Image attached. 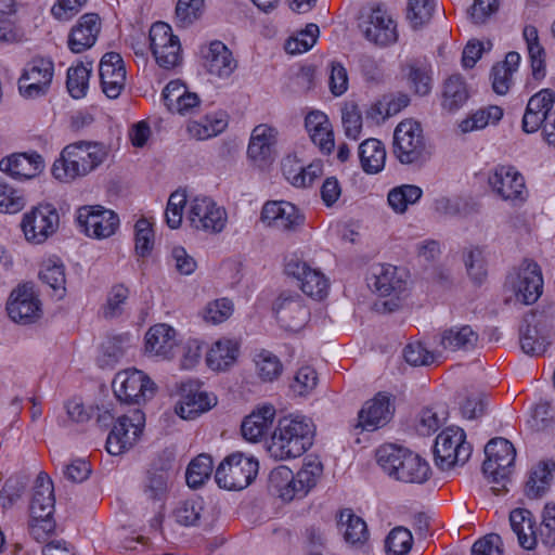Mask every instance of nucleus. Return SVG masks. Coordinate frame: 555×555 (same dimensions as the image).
I'll list each match as a JSON object with an SVG mask.
<instances>
[{
    "label": "nucleus",
    "mask_w": 555,
    "mask_h": 555,
    "mask_svg": "<svg viewBox=\"0 0 555 555\" xmlns=\"http://www.w3.org/2000/svg\"><path fill=\"white\" fill-rule=\"evenodd\" d=\"M104 144L78 141L66 145L52 166L53 177L65 183L85 177L99 167L107 157Z\"/></svg>",
    "instance_id": "obj_1"
},
{
    "label": "nucleus",
    "mask_w": 555,
    "mask_h": 555,
    "mask_svg": "<svg viewBox=\"0 0 555 555\" xmlns=\"http://www.w3.org/2000/svg\"><path fill=\"white\" fill-rule=\"evenodd\" d=\"M314 425L308 418L285 416L271 436L269 452L276 460L301 456L313 444Z\"/></svg>",
    "instance_id": "obj_2"
},
{
    "label": "nucleus",
    "mask_w": 555,
    "mask_h": 555,
    "mask_svg": "<svg viewBox=\"0 0 555 555\" xmlns=\"http://www.w3.org/2000/svg\"><path fill=\"white\" fill-rule=\"evenodd\" d=\"M378 465L397 480L423 483L430 475L429 464L418 454L397 444H384L376 451Z\"/></svg>",
    "instance_id": "obj_3"
},
{
    "label": "nucleus",
    "mask_w": 555,
    "mask_h": 555,
    "mask_svg": "<svg viewBox=\"0 0 555 555\" xmlns=\"http://www.w3.org/2000/svg\"><path fill=\"white\" fill-rule=\"evenodd\" d=\"M322 470V464L314 462L305 464L296 475L288 467L279 466L271 472L269 481L283 501H292L307 495L317 485Z\"/></svg>",
    "instance_id": "obj_4"
},
{
    "label": "nucleus",
    "mask_w": 555,
    "mask_h": 555,
    "mask_svg": "<svg viewBox=\"0 0 555 555\" xmlns=\"http://www.w3.org/2000/svg\"><path fill=\"white\" fill-rule=\"evenodd\" d=\"M258 461L241 452L228 455L217 467L216 482L227 490H243L256 478Z\"/></svg>",
    "instance_id": "obj_5"
},
{
    "label": "nucleus",
    "mask_w": 555,
    "mask_h": 555,
    "mask_svg": "<svg viewBox=\"0 0 555 555\" xmlns=\"http://www.w3.org/2000/svg\"><path fill=\"white\" fill-rule=\"evenodd\" d=\"M55 498L53 482L44 473H40L36 480L30 500L29 511L35 524L31 525V534L39 539L40 532H51L54 524L51 516L54 512Z\"/></svg>",
    "instance_id": "obj_6"
},
{
    "label": "nucleus",
    "mask_w": 555,
    "mask_h": 555,
    "mask_svg": "<svg viewBox=\"0 0 555 555\" xmlns=\"http://www.w3.org/2000/svg\"><path fill=\"white\" fill-rule=\"evenodd\" d=\"M465 433L460 427H448L436 438L434 455L436 465L448 470L463 465L472 454V447L465 441Z\"/></svg>",
    "instance_id": "obj_7"
},
{
    "label": "nucleus",
    "mask_w": 555,
    "mask_h": 555,
    "mask_svg": "<svg viewBox=\"0 0 555 555\" xmlns=\"http://www.w3.org/2000/svg\"><path fill=\"white\" fill-rule=\"evenodd\" d=\"M5 310L13 322L22 325L34 324L41 319L42 304L31 281L20 283L12 289Z\"/></svg>",
    "instance_id": "obj_8"
},
{
    "label": "nucleus",
    "mask_w": 555,
    "mask_h": 555,
    "mask_svg": "<svg viewBox=\"0 0 555 555\" xmlns=\"http://www.w3.org/2000/svg\"><path fill=\"white\" fill-rule=\"evenodd\" d=\"M485 454L483 475L490 482L502 485L504 489L516 457L514 446L505 438H492L485 447Z\"/></svg>",
    "instance_id": "obj_9"
},
{
    "label": "nucleus",
    "mask_w": 555,
    "mask_h": 555,
    "mask_svg": "<svg viewBox=\"0 0 555 555\" xmlns=\"http://www.w3.org/2000/svg\"><path fill=\"white\" fill-rule=\"evenodd\" d=\"M393 154L401 164H413L424 158L426 143L420 122L412 119L399 122L393 133Z\"/></svg>",
    "instance_id": "obj_10"
},
{
    "label": "nucleus",
    "mask_w": 555,
    "mask_h": 555,
    "mask_svg": "<svg viewBox=\"0 0 555 555\" xmlns=\"http://www.w3.org/2000/svg\"><path fill=\"white\" fill-rule=\"evenodd\" d=\"M54 63L47 57H34L24 67L18 78V91L25 99L44 96L51 87Z\"/></svg>",
    "instance_id": "obj_11"
},
{
    "label": "nucleus",
    "mask_w": 555,
    "mask_h": 555,
    "mask_svg": "<svg viewBox=\"0 0 555 555\" xmlns=\"http://www.w3.org/2000/svg\"><path fill=\"white\" fill-rule=\"evenodd\" d=\"M60 227V215L52 204H40L23 216L22 230L28 242L41 244Z\"/></svg>",
    "instance_id": "obj_12"
},
{
    "label": "nucleus",
    "mask_w": 555,
    "mask_h": 555,
    "mask_svg": "<svg viewBox=\"0 0 555 555\" xmlns=\"http://www.w3.org/2000/svg\"><path fill=\"white\" fill-rule=\"evenodd\" d=\"M149 38L152 54L160 67L170 69L181 63L180 40L172 34L168 24L164 22L154 23L150 29Z\"/></svg>",
    "instance_id": "obj_13"
},
{
    "label": "nucleus",
    "mask_w": 555,
    "mask_h": 555,
    "mask_svg": "<svg viewBox=\"0 0 555 555\" xmlns=\"http://www.w3.org/2000/svg\"><path fill=\"white\" fill-rule=\"evenodd\" d=\"M489 185L503 201L521 205L528 198L524 176L513 166L499 165L489 175Z\"/></svg>",
    "instance_id": "obj_14"
},
{
    "label": "nucleus",
    "mask_w": 555,
    "mask_h": 555,
    "mask_svg": "<svg viewBox=\"0 0 555 555\" xmlns=\"http://www.w3.org/2000/svg\"><path fill=\"white\" fill-rule=\"evenodd\" d=\"M188 220L196 230L220 233L225 228L228 215L212 198L196 196L189 204Z\"/></svg>",
    "instance_id": "obj_15"
},
{
    "label": "nucleus",
    "mask_w": 555,
    "mask_h": 555,
    "mask_svg": "<svg viewBox=\"0 0 555 555\" xmlns=\"http://www.w3.org/2000/svg\"><path fill=\"white\" fill-rule=\"evenodd\" d=\"M145 423L144 413L132 411L131 415L119 416L106 439V450L112 455L128 451L137 442Z\"/></svg>",
    "instance_id": "obj_16"
},
{
    "label": "nucleus",
    "mask_w": 555,
    "mask_h": 555,
    "mask_svg": "<svg viewBox=\"0 0 555 555\" xmlns=\"http://www.w3.org/2000/svg\"><path fill=\"white\" fill-rule=\"evenodd\" d=\"M78 225L86 235L94 238H106L119 227L116 212L102 206H83L77 211Z\"/></svg>",
    "instance_id": "obj_17"
},
{
    "label": "nucleus",
    "mask_w": 555,
    "mask_h": 555,
    "mask_svg": "<svg viewBox=\"0 0 555 555\" xmlns=\"http://www.w3.org/2000/svg\"><path fill=\"white\" fill-rule=\"evenodd\" d=\"M113 389L117 399L140 404L154 393V383L139 370H126L116 374Z\"/></svg>",
    "instance_id": "obj_18"
},
{
    "label": "nucleus",
    "mask_w": 555,
    "mask_h": 555,
    "mask_svg": "<svg viewBox=\"0 0 555 555\" xmlns=\"http://www.w3.org/2000/svg\"><path fill=\"white\" fill-rule=\"evenodd\" d=\"M359 27L364 37L376 46L386 47L398 39L397 23L380 7L373 8L369 13L363 14Z\"/></svg>",
    "instance_id": "obj_19"
},
{
    "label": "nucleus",
    "mask_w": 555,
    "mask_h": 555,
    "mask_svg": "<svg viewBox=\"0 0 555 555\" xmlns=\"http://www.w3.org/2000/svg\"><path fill=\"white\" fill-rule=\"evenodd\" d=\"M273 311L280 325L294 332L304 327L310 317V311L300 296L289 291L279 295L273 304Z\"/></svg>",
    "instance_id": "obj_20"
},
{
    "label": "nucleus",
    "mask_w": 555,
    "mask_h": 555,
    "mask_svg": "<svg viewBox=\"0 0 555 555\" xmlns=\"http://www.w3.org/2000/svg\"><path fill=\"white\" fill-rule=\"evenodd\" d=\"M101 88L109 99H117L126 85L125 63L119 53H105L99 64Z\"/></svg>",
    "instance_id": "obj_21"
},
{
    "label": "nucleus",
    "mask_w": 555,
    "mask_h": 555,
    "mask_svg": "<svg viewBox=\"0 0 555 555\" xmlns=\"http://www.w3.org/2000/svg\"><path fill=\"white\" fill-rule=\"evenodd\" d=\"M261 220L269 227L282 231H296L304 222L305 217L292 203L285 201L267 202L261 210Z\"/></svg>",
    "instance_id": "obj_22"
},
{
    "label": "nucleus",
    "mask_w": 555,
    "mask_h": 555,
    "mask_svg": "<svg viewBox=\"0 0 555 555\" xmlns=\"http://www.w3.org/2000/svg\"><path fill=\"white\" fill-rule=\"evenodd\" d=\"M555 103V92L551 89H542L533 94L522 116L521 127L527 133H533L547 121H552L550 114Z\"/></svg>",
    "instance_id": "obj_23"
},
{
    "label": "nucleus",
    "mask_w": 555,
    "mask_h": 555,
    "mask_svg": "<svg viewBox=\"0 0 555 555\" xmlns=\"http://www.w3.org/2000/svg\"><path fill=\"white\" fill-rule=\"evenodd\" d=\"M393 411L390 396L379 392L359 411L357 427L373 431L385 426L391 420Z\"/></svg>",
    "instance_id": "obj_24"
},
{
    "label": "nucleus",
    "mask_w": 555,
    "mask_h": 555,
    "mask_svg": "<svg viewBox=\"0 0 555 555\" xmlns=\"http://www.w3.org/2000/svg\"><path fill=\"white\" fill-rule=\"evenodd\" d=\"M544 321L542 314L531 312L524 319L520 326V347L521 350L529 356H540L546 350L550 344L547 335L544 331Z\"/></svg>",
    "instance_id": "obj_25"
},
{
    "label": "nucleus",
    "mask_w": 555,
    "mask_h": 555,
    "mask_svg": "<svg viewBox=\"0 0 555 555\" xmlns=\"http://www.w3.org/2000/svg\"><path fill=\"white\" fill-rule=\"evenodd\" d=\"M206 70L219 78H228L237 66L231 50L221 41L215 40L202 50Z\"/></svg>",
    "instance_id": "obj_26"
},
{
    "label": "nucleus",
    "mask_w": 555,
    "mask_h": 555,
    "mask_svg": "<svg viewBox=\"0 0 555 555\" xmlns=\"http://www.w3.org/2000/svg\"><path fill=\"white\" fill-rule=\"evenodd\" d=\"M100 30V16L95 13L83 14L69 33L68 48L74 53L90 49L95 43Z\"/></svg>",
    "instance_id": "obj_27"
},
{
    "label": "nucleus",
    "mask_w": 555,
    "mask_h": 555,
    "mask_svg": "<svg viewBox=\"0 0 555 555\" xmlns=\"http://www.w3.org/2000/svg\"><path fill=\"white\" fill-rule=\"evenodd\" d=\"M278 134V130L267 124L256 126L247 147L248 157L260 165L270 162L274 154Z\"/></svg>",
    "instance_id": "obj_28"
},
{
    "label": "nucleus",
    "mask_w": 555,
    "mask_h": 555,
    "mask_svg": "<svg viewBox=\"0 0 555 555\" xmlns=\"http://www.w3.org/2000/svg\"><path fill=\"white\" fill-rule=\"evenodd\" d=\"M402 78L410 91L415 95L425 96L433 89L431 65L425 60H411L401 69Z\"/></svg>",
    "instance_id": "obj_29"
},
{
    "label": "nucleus",
    "mask_w": 555,
    "mask_h": 555,
    "mask_svg": "<svg viewBox=\"0 0 555 555\" xmlns=\"http://www.w3.org/2000/svg\"><path fill=\"white\" fill-rule=\"evenodd\" d=\"M43 167V159L38 153H18L0 160V170L15 179H31L39 175Z\"/></svg>",
    "instance_id": "obj_30"
},
{
    "label": "nucleus",
    "mask_w": 555,
    "mask_h": 555,
    "mask_svg": "<svg viewBox=\"0 0 555 555\" xmlns=\"http://www.w3.org/2000/svg\"><path fill=\"white\" fill-rule=\"evenodd\" d=\"M282 172L292 185L309 188L323 175V164L317 160L302 166L295 156H287L283 159Z\"/></svg>",
    "instance_id": "obj_31"
},
{
    "label": "nucleus",
    "mask_w": 555,
    "mask_h": 555,
    "mask_svg": "<svg viewBox=\"0 0 555 555\" xmlns=\"http://www.w3.org/2000/svg\"><path fill=\"white\" fill-rule=\"evenodd\" d=\"M305 127L311 141L319 150L325 155L331 154L334 150L335 141L328 117L320 111H312L305 118Z\"/></svg>",
    "instance_id": "obj_32"
},
{
    "label": "nucleus",
    "mask_w": 555,
    "mask_h": 555,
    "mask_svg": "<svg viewBox=\"0 0 555 555\" xmlns=\"http://www.w3.org/2000/svg\"><path fill=\"white\" fill-rule=\"evenodd\" d=\"M369 288L375 293L380 299L375 302L377 310L392 312L399 305L402 297L405 296V280H372Z\"/></svg>",
    "instance_id": "obj_33"
},
{
    "label": "nucleus",
    "mask_w": 555,
    "mask_h": 555,
    "mask_svg": "<svg viewBox=\"0 0 555 555\" xmlns=\"http://www.w3.org/2000/svg\"><path fill=\"white\" fill-rule=\"evenodd\" d=\"M337 527L346 543L354 547L364 545L370 537L366 522L351 508L339 512Z\"/></svg>",
    "instance_id": "obj_34"
},
{
    "label": "nucleus",
    "mask_w": 555,
    "mask_h": 555,
    "mask_svg": "<svg viewBox=\"0 0 555 555\" xmlns=\"http://www.w3.org/2000/svg\"><path fill=\"white\" fill-rule=\"evenodd\" d=\"M470 96L469 87L460 74H452L441 85V106L448 112L463 107Z\"/></svg>",
    "instance_id": "obj_35"
},
{
    "label": "nucleus",
    "mask_w": 555,
    "mask_h": 555,
    "mask_svg": "<svg viewBox=\"0 0 555 555\" xmlns=\"http://www.w3.org/2000/svg\"><path fill=\"white\" fill-rule=\"evenodd\" d=\"M228 127V115L222 111L208 113L188 124L189 134L196 140H207L223 132Z\"/></svg>",
    "instance_id": "obj_36"
},
{
    "label": "nucleus",
    "mask_w": 555,
    "mask_h": 555,
    "mask_svg": "<svg viewBox=\"0 0 555 555\" xmlns=\"http://www.w3.org/2000/svg\"><path fill=\"white\" fill-rule=\"evenodd\" d=\"M176 345V331L167 324H156L145 335V350L152 356L168 358Z\"/></svg>",
    "instance_id": "obj_37"
},
{
    "label": "nucleus",
    "mask_w": 555,
    "mask_h": 555,
    "mask_svg": "<svg viewBox=\"0 0 555 555\" xmlns=\"http://www.w3.org/2000/svg\"><path fill=\"white\" fill-rule=\"evenodd\" d=\"M509 522L519 545L525 550H533L537 546L538 533L532 513L526 508L513 509L509 514Z\"/></svg>",
    "instance_id": "obj_38"
},
{
    "label": "nucleus",
    "mask_w": 555,
    "mask_h": 555,
    "mask_svg": "<svg viewBox=\"0 0 555 555\" xmlns=\"http://www.w3.org/2000/svg\"><path fill=\"white\" fill-rule=\"evenodd\" d=\"M479 335L470 325L452 326L440 335V346L452 352L473 350L478 343Z\"/></svg>",
    "instance_id": "obj_39"
},
{
    "label": "nucleus",
    "mask_w": 555,
    "mask_h": 555,
    "mask_svg": "<svg viewBox=\"0 0 555 555\" xmlns=\"http://www.w3.org/2000/svg\"><path fill=\"white\" fill-rule=\"evenodd\" d=\"M238 351L240 345L236 340L221 338L207 352L206 363L214 371H224L234 364Z\"/></svg>",
    "instance_id": "obj_40"
},
{
    "label": "nucleus",
    "mask_w": 555,
    "mask_h": 555,
    "mask_svg": "<svg viewBox=\"0 0 555 555\" xmlns=\"http://www.w3.org/2000/svg\"><path fill=\"white\" fill-rule=\"evenodd\" d=\"M217 403L214 395L205 391H192L182 396L176 406L177 414L184 420H194L204 412L209 411Z\"/></svg>",
    "instance_id": "obj_41"
},
{
    "label": "nucleus",
    "mask_w": 555,
    "mask_h": 555,
    "mask_svg": "<svg viewBox=\"0 0 555 555\" xmlns=\"http://www.w3.org/2000/svg\"><path fill=\"white\" fill-rule=\"evenodd\" d=\"M274 414L273 406H263L246 416L241 426L243 437L250 442L261 440L267 435Z\"/></svg>",
    "instance_id": "obj_42"
},
{
    "label": "nucleus",
    "mask_w": 555,
    "mask_h": 555,
    "mask_svg": "<svg viewBox=\"0 0 555 555\" xmlns=\"http://www.w3.org/2000/svg\"><path fill=\"white\" fill-rule=\"evenodd\" d=\"M131 348V336L129 334H119L108 337L101 347V353L98 357V364L102 369H113L127 354Z\"/></svg>",
    "instance_id": "obj_43"
},
{
    "label": "nucleus",
    "mask_w": 555,
    "mask_h": 555,
    "mask_svg": "<svg viewBox=\"0 0 555 555\" xmlns=\"http://www.w3.org/2000/svg\"><path fill=\"white\" fill-rule=\"evenodd\" d=\"M520 55L517 52H508L503 62L492 67V87L498 94H506L513 85V75L517 72Z\"/></svg>",
    "instance_id": "obj_44"
},
{
    "label": "nucleus",
    "mask_w": 555,
    "mask_h": 555,
    "mask_svg": "<svg viewBox=\"0 0 555 555\" xmlns=\"http://www.w3.org/2000/svg\"><path fill=\"white\" fill-rule=\"evenodd\" d=\"M359 158L362 169L367 173L379 172L385 165L386 150L377 139H367L359 145Z\"/></svg>",
    "instance_id": "obj_45"
},
{
    "label": "nucleus",
    "mask_w": 555,
    "mask_h": 555,
    "mask_svg": "<svg viewBox=\"0 0 555 555\" xmlns=\"http://www.w3.org/2000/svg\"><path fill=\"white\" fill-rule=\"evenodd\" d=\"M555 469V462L543 461L530 473L526 482L525 492L527 496L534 499L541 496L550 485L552 470Z\"/></svg>",
    "instance_id": "obj_46"
},
{
    "label": "nucleus",
    "mask_w": 555,
    "mask_h": 555,
    "mask_svg": "<svg viewBox=\"0 0 555 555\" xmlns=\"http://www.w3.org/2000/svg\"><path fill=\"white\" fill-rule=\"evenodd\" d=\"M447 418L448 410L442 404L423 409L416 424V430L422 436H429L437 431Z\"/></svg>",
    "instance_id": "obj_47"
},
{
    "label": "nucleus",
    "mask_w": 555,
    "mask_h": 555,
    "mask_svg": "<svg viewBox=\"0 0 555 555\" xmlns=\"http://www.w3.org/2000/svg\"><path fill=\"white\" fill-rule=\"evenodd\" d=\"M212 459L208 454H199L191 461L185 473L189 487L196 489L209 479L212 473Z\"/></svg>",
    "instance_id": "obj_48"
},
{
    "label": "nucleus",
    "mask_w": 555,
    "mask_h": 555,
    "mask_svg": "<svg viewBox=\"0 0 555 555\" xmlns=\"http://www.w3.org/2000/svg\"><path fill=\"white\" fill-rule=\"evenodd\" d=\"M168 478V473L164 469L149 472L144 483L143 492L146 499L159 503L160 507L167 498Z\"/></svg>",
    "instance_id": "obj_49"
},
{
    "label": "nucleus",
    "mask_w": 555,
    "mask_h": 555,
    "mask_svg": "<svg viewBox=\"0 0 555 555\" xmlns=\"http://www.w3.org/2000/svg\"><path fill=\"white\" fill-rule=\"evenodd\" d=\"M422 189L412 185L403 184L392 189L388 194V204L396 212H404L409 205L415 204L422 196Z\"/></svg>",
    "instance_id": "obj_50"
},
{
    "label": "nucleus",
    "mask_w": 555,
    "mask_h": 555,
    "mask_svg": "<svg viewBox=\"0 0 555 555\" xmlns=\"http://www.w3.org/2000/svg\"><path fill=\"white\" fill-rule=\"evenodd\" d=\"M204 513V501L202 498H192L180 502L173 515L180 525L198 526Z\"/></svg>",
    "instance_id": "obj_51"
},
{
    "label": "nucleus",
    "mask_w": 555,
    "mask_h": 555,
    "mask_svg": "<svg viewBox=\"0 0 555 555\" xmlns=\"http://www.w3.org/2000/svg\"><path fill=\"white\" fill-rule=\"evenodd\" d=\"M503 116V109L500 106L491 105L478 109L470 117L464 119L460 127L463 132L482 129L489 124H496Z\"/></svg>",
    "instance_id": "obj_52"
},
{
    "label": "nucleus",
    "mask_w": 555,
    "mask_h": 555,
    "mask_svg": "<svg viewBox=\"0 0 555 555\" xmlns=\"http://www.w3.org/2000/svg\"><path fill=\"white\" fill-rule=\"evenodd\" d=\"M130 291L124 283L115 284L107 294L106 304L102 308L105 319H115L122 314Z\"/></svg>",
    "instance_id": "obj_53"
},
{
    "label": "nucleus",
    "mask_w": 555,
    "mask_h": 555,
    "mask_svg": "<svg viewBox=\"0 0 555 555\" xmlns=\"http://www.w3.org/2000/svg\"><path fill=\"white\" fill-rule=\"evenodd\" d=\"M91 68L79 64L67 69L66 88L74 99H81L87 94Z\"/></svg>",
    "instance_id": "obj_54"
},
{
    "label": "nucleus",
    "mask_w": 555,
    "mask_h": 555,
    "mask_svg": "<svg viewBox=\"0 0 555 555\" xmlns=\"http://www.w3.org/2000/svg\"><path fill=\"white\" fill-rule=\"evenodd\" d=\"M319 27L315 24H308L304 30L298 31L285 43V50L289 54L304 53L310 50L317 42Z\"/></svg>",
    "instance_id": "obj_55"
},
{
    "label": "nucleus",
    "mask_w": 555,
    "mask_h": 555,
    "mask_svg": "<svg viewBox=\"0 0 555 555\" xmlns=\"http://www.w3.org/2000/svg\"><path fill=\"white\" fill-rule=\"evenodd\" d=\"M412 544V533L404 527L393 528L385 540V548L388 555H406Z\"/></svg>",
    "instance_id": "obj_56"
},
{
    "label": "nucleus",
    "mask_w": 555,
    "mask_h": 555,
    "mask_svg": "<svg viewBox=\"0 0 555 555\" xmlns=\"http://www.w3.org/2000/svg\"><path fill=\"white\" fill-rule=\"evenodd\" d=\"M435 0H408L406 18L414 28L427 24L435 12Z\"/></svg>",
    "instance_id": "obj_57"
},
{
    "label": "nucleus",
    "mask_w": 555,
    "mask_h": 555,
    "mask_svg": "<svg viewBox=\"0 0 555 555\" xmlns=\"http://www.w3.org/2000/svg\"><path fill=\"white\" fill-rule=\"evenodd\" d=\"M154 247V231L146 218H140L134 225V248L138 256H149Z\"/></svg>",
    "instance_id": "obj_58"
},
{
    "label": "nucleus",
    "mask_w": 555,
    "mask_h": 555,
    "mask_svg": "<svg viewBox=\"0 0 555 555\" xmlns=\"http://www.w3.org/2000/svg\"><path fill=\"white\" fill-rule=\"evenodd\" d=\"M25 205L22 193L0 178V212L15 214Z\"/></svg>",
    "instance_id": "obj_59"
},
{
    "label": "nucleus",
    "mask_w": 555,
    "mask_h": 555,
    "mask_svg": "<svg viewBox=\"0 0 555 555\" xmlns=\"http://www.w3.org/2000/svg\"><path fill=\"white\" fill-rule=\"evenodd\" d=\"M544 280H515L513 291L516 300L524 305L535 302L542 294Z\"/></svg>",
    "instance_id": "obj_60"
},
{
    "label": "nucleus",
    "mask_w": 555,
    "mask_h": 555,
    "mask_svg": "<svg viewBox=\"0 0 555 555\" xmlns=\"http://www.w3.org/2000/svg\"><path fill=\"white\" fill-rule=\"evenodd\" d=\"M341 119L346 135L357 140L362 130V114L359 106L353 102L346 103L341 111Z\"/></svg>",
    "instance_id": "obj_61"
},
{
    "label": "nucleus",
    "mask_w": 555,
    "mask_h": 555,
    "mask_svg": "<svg viewBox=\"0 0 555 555\" xmlns=\"http://www.w3.org/2000/svg\"><path fill=\"white\" fill-rule=\"evenodd\" d=\"M186 204V195L184 192H175L170 195L165 211L166 222L169 228L178 229L183 218V207Z\"/></svg>",
    "instance_id": "obj_62"
},
{
    "label": "nucleus",
    "mask_w": 555,
    "mask_h": 555,
    "mask_svg": "<svg viewBox=\"0 0 555 555\" xmlns=\"http://www.w3.org/2000/svg\"><path fill=\"white\" fill-rule=\"evenodd\" d=\"M258 374L262 380L272 382L282 373V363L279 358L270 352H261L256 362Z\"/></svg>",
    "instance_id": "obj_63"
},
{
    "label": "nucleus",
    "mask_w": 555,
    "mask_h": 555,
    "mask_svg": "<svg viewBox=\"0 0 555 555\" xmlns=\"http://www.w3.org/2000/svg\"><path fill=\"white\" fill-rule=\"evenodd\" d=\"M542 543L546 546H555V504H546L542 514V521L537 530Z\"/></svg>",
    "instance_id": "obj_64"
}]
</instances>
